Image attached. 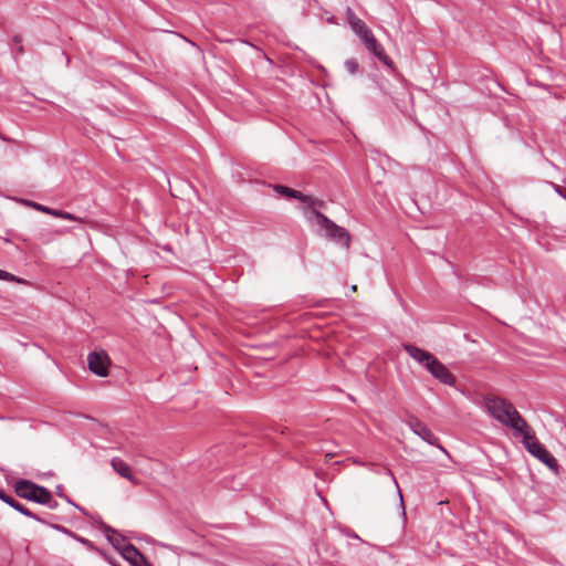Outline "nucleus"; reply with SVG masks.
<instances>
[{"mask_svg":"<svg viewBox=\"0 0 566 566\" xmlns=\"http://www.w3.org/2000/svg\"><path fill=\"white\" fill-rule=\"evenodd\" d=\"M484 403L489 415L514 430L515 434L527 428V422L510 401L499 397H485Z\"/></svg>","mask_w":566,"mask_h":566,"instance_id":"obj_1","label":"nucleus"},{"mask_svg":"<svg viewBox=\"0 0 566 566\" xmlns=\"http://www.w3.org/2000/svg\"><path fill=\"white\" fill-rule=\"evenodd\" d=\"M346 17L350 29L359 38L366 50L374 54L381 63L391 67L392 61L386 54L384 46L377 41L367 24L359 19L350 8H347Z\"/></svg>","mask_w":566,"mask_h":566,"instance_id":"obj_2","label":"nucleus"},{"mask_svg":"<svg viewBox=\"0 0 566 566\" xmlns=\"http://www.w3.org/2000/svg\"><path fill=\"white\" fill-rule=\"evenodd\" d=\"M14 491L22 499L54 507V505H52L53 499L51 493L45 488L40 486L31 481H18L14 485Z\"/></svg>","mask_w":566,"mask_h":566,"instance_id":"obj_3","label":"nucleus"},{"mask_svg":"<svg viewBox=\"0 0 566 566\" xmlns=\"http://www.w3.org/2000/svg\"><path fill=\"white\" fill-rule=\"evenodd\" d=\"M518 434L523 437V444L525 449L544 464L551 469L557 468L556 459L546 450V448L539 443L536 439L534 431L527 424V428L521 431Z\"/></svg>","mask_w":566,"mask_h":566,"instance_id":"obj_4","label":"nucleus"},{"mask_svg":"<svg viewBox=\"0 0 566 566\" xmlns=\"http://www.w3.org/2000/svg\"><path fill=\"white\" fill-rule=\"evenodd\" d=\"M312 214H313L315 222L322 229H324L326 231L327 237L336 240L339 244H342L346 248L349 247L350 237L344 228L337 226L332 220H329L326 216H324L323 213H321L316 210H313Z\"/></svg>","mask_w":566,"mask_h":566,"instance_id":"obj_5","label":"nucleus"},{"mask_svg":"<svg viewBox=\"0 0 566 566\" xmlns=\"http://www.w3.org/2000/svg\"><path fill=\"white\" fill-rule=\"evenodd\" d=\"M87 363L90 370L99 376L106 377L108 375V367L111 365V359L106 352H92L87 356Z\"/></svg>","mask_w":566,"mask_h":566,"instance_id":"obj_6","label":"nucleus"},{"mask_svg":"<svg viewBox=\"0 0 566 566\" xmlns=\"http://www.w3.org/2000/svg\"><path fill=\"white\" fill-rule=\"evenodd\" d=\"M431 364L427 366V370L430 375L439 380L440 382L448 386H455L457 378L455 376L443 365L437 357L430 360Z\"/></svg>","mask_w":566,"mask_h":566,"instance_id":"obj_7","label":"nucleus"},{"mask_svg":"<svg viewBox=\"0 0 566 566\" xmlns=\"http://www.w3.org/2000/svg\"><path fill=\"white\" fill-rule=\"evenodd\" d=\"M402 347L412 359L422 365L426 369L427 366L431 364L430 360H432L436 357L430 352H427L412 344H405Z\"/></svg>","mask_w":566,"mask_h":566,"instance_id":"obj_8","label":"nucleus"},{"mask_svg":"<svg viewBox=\"0 0 566 566\" xmlns=\"http://www.w3.org/2000/svg\"><path fill=\"white\" fill-rule=\"evenodd\" d=\"M410 428L415 434L419 436L423 441L428 442L432 446H438L441 450L444 451L442 447L439 446L438 438L433 434V432L421 421L415 420L410 422Z\"/></svg>","mask_w":566,"mask_h":566,"instance_id":"obj_9","label":"nucleus"},{"mask_svg":"<svg viewBox=\"0 0 566 566\" xmlns=\"http://www.w3.org/2000/svg\"><path fill=\"white\" fill-rule=\"evenodd\" d=\"M111 465L114 469V471L122 478L128 480L135 485L138 484V480L132 474L129 465L124 460H122L120 458H113L111 461Z\"/></svg>","mask_w":566,"mask_h":566,"instance_id":"obj_10","label":"nucleus"},{"mask_svg":"<svg viewBox=\"0 0 566 566\" xmlns=\"http://www.w3.org/2000/svg\"><path fill=\"white\" fill-rule=\"evenodd\" d=\"M0 500H2L4 503L9 504L12 509L20 512L21 514L31 517L33 520L39 521L40 518L34 515L30 510H28L25 506H23L21 503L12 499L11 496L7 495L2 490H0Z\"/></svg>","mask_w":566,"mask_h":566,"instance_id":"obj_11","label":"nucleus"},{"mask_svg":"<svg viewBox=\"0 0 566 566\" xmlns=\"http://www.w3.org/2000/svg\"><path fill=\"white\" fill-rule=\"evenodd\" d=\"M275 191L285 196V197H289V198H296L303 202H311L312 199L311 197L306 196V195H303L302 192L297 191V190H294V189H291L289 187H285V186H281V185H277L275 186Z\"/></svg>","mask_w":566,"mask_h":566,"instance_id":"obj_12","label":"nucleus"},{"mask_svg":"<svg viewBox=\"0 0 566 566\" xmlns=\"http://www.w3.org/2000/svg\"><path fill=\"white\" fill-rule=\"evenodd\" d=\"M120 555L134 566H136L139 562H143L144 558V556L133 544L126 546Z\"/></svg>","mask_w":566,"mask_h":566,"instance_id":"obj_13","label":"nucleus"},{"mask_svg":"<svg viewBox=\"0 0 566 566\" xmlns=\"http://www.w3.org/2000/svg\"><path fill=\"white\" fill-rule=\"evenodd\" d=\"M108 541L112 543L114 548L122 553L126 546H129L130 543L126 541L120 534L115 531H112L111 534L107 535Z\"/></svg>","mask_w":566,"mask_h":566,"instance_id":"obj_14","label":"nucleus"},{"mask_svg":"<svg viewBox=\"0 0 566 566\" xmlns=\"http://www.w3.org/2000/svg\"><path fill=\"white\" fill-rule=\"evenodd\" d=\"M345 67L350 74H355L358 70V62L355 59H348L345 61Z\"/></svg>","mask_w":566,"mask_h":566,"instance_id":"obj_15","label":"nucleus"},{"mask_svg":"<svg viewBox=\"0 0 566 566\" xmlns=\"http://www.w3.org/2000/svg\"><path fill=\"white\" fill-rule=\"evenodd\" d=\"M0 280H4V281H10V282H18V283H22L23 280L17 277L15 275L9 273V272H6L3 270H0Z\"/></svg>","mask_w":566,"mask_h":566,"instance_id":"obj_16","label":"nucleus"},{"mask_svg":"<svg viewBox=\"0 0 566 566\" xmlns=\"http://www.w3.org/2000/svg\"><path fill=\"white\" fill-rule=\"evenodd\" d=\"M59 218L72 220V221H80V218H77L76 216H74L70 212H65V211H61V214H59Z\"/></svg>","mask_w":566,"mask_h":566,"instance_id":"obj_17","label":"nucleus"},{"mask_svg":"<svg viewBox=\"0 0 566 566\" xmlns=\"http://www.w3.org/2000/svg\"><path fill=\"white\" fill-rule=\"evenodd\" d=\"M34 208L40 210V211H42V212H45V213H49V211H50L49 207H45V206H42V205H39V203H35Z\"/></svg>","mask_w":566,"mask_h":566,"instance_id":"obj_18","label":"nucleus"},{"mask_svg":"<svg viewBox=\"0 0 566 566\" xmlns=\"http://www.w3.org/2000/svg\"><path fill=\"white\" fill-rule=\"evenodd\" d=\"M554 189H555V191H556L558 195H560L562 197H564V198L566 197V195H565V192H564V190H563V188H562L560 186H558V185H554Z\"/></svg>","mask_w":566,"mask_h":566,"instance_id":"obj_19","label":"nucleus"},{"mask_svg":"<svg viewBox=\"0 0 566 566\" xmlns=\"http://www.w3.org/2000/svg\"><path fill=\"white\" fill-rule=\"evenodd\" d=\"M49 214H52V216L59 218V214H61V211L60 210H54V209L50 208Z\"/></svg>","mask_w":566,"mask_h":566,"instance_id":"obj_20","label":"nucleus"},{"mask_svg":"<svg viewBox=\"0 0 566 566\" xmlns=\"http://www.w3.org/2000/svg\"><path fill=\"white\" fill-rule=\"evenodd\" d=\"M136 566H151V564L144 557L143 562H139Z\"/></svg>","mask_w":566,"mask_h":566,"instance_id":"obj_21","label":"nucleus"},{"mask_svg":"<svg viewBox=\"0 0 566 566\" xmlns=\"http://www.w3.org/2000/svg\"><path fill=\"white\" fill-rule=\"evenodd\" d=\"M356 289H357V286H356V285H353V286H352V291H353V292H355V291H356Z\"/></svg>","mask_w":566,"mask_h":566,"instance_id":"obj_22","label":"nucleus"}]
</instances>
